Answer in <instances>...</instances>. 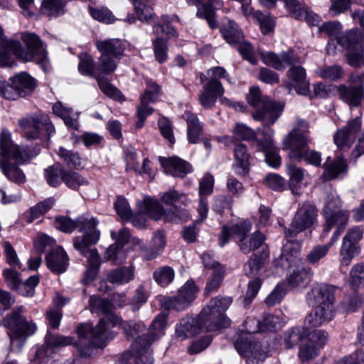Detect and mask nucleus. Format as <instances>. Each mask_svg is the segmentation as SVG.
<instances>
[{"label": "nucleus", "mask_w": 364, "mask_h": 364, "mask_svg": "<svg viewBox=\"0 0 364 364\" xmlns=\"http://www.w3.org/2000/svg\"><path fill=\"white\" fill-rule=\"evenodd\" d=\"M316 73L323 79L337 81L343 77L344 72L340 65H333L320 67Z\"/></svg>", "instance_id": "44"}, {"label": "nucleus", "mask_w": 364, "mask_h": 364, "mask_svg": "<svg viewBox=\"0 0 364 364\" xmlns=\"http://www.w3.org/2000/svg\"><path fill=\"white\" fill-rule=\"evenodd\" d=\"M361 122L359 118L349 121L346 126L334 134V143L341 150L348 149L354 142L356 134L360 130Z\"/></svg>", "instance_id": "22"}, {"label": "nucleus", "mask_w": 364, "mask_h": 364, "mask_svg": "<svg viewBox=\"0 0 364 364\" xmlns=\"http://www.w3.org/2000/svg\"><path fill=\"white\" fill-rule=\"evenodd\" d=\"M138 18L141 21L149 23L153 18L151 4L154 0H132Z\"/></svg>", "instance_id": "42"}, {"label": "nucleus", "mask_w": 364, "mask_h": 364, "mask_svg": "<svg viewBox=\"0 0 364 364\" xmlns=\"http://www.w3.org/2000/svg\"><path fill=\"white\" fill-rule=\"evenodd\" d=\"M313 272L311 268L301 265L300 267L294 270L288 277L289 284L292 287L307 284L311 281Z\"/></svg>", "instance_id": "38"}, {"label": "nucleus", "mask_w": 364, "mask_h": 364, "mask_svg": "<svg viewBox=\"0 0 364 364\" xmlns=\"http://www.w3.org/2000/svg\"><path fill=\"white\" fill-rule=\"evenodd\" d=\"M19 124L23 136L28 140L40 138L43 131L48 137L55 132L54 127L45 115L23 119L19 122Z\"/></svg>", "instance_id": "17"}, {"label": "nucleus", "mask_w": 364, "mask_h": 364, "mask_svg": "<svg viewBox=\"0 0 364 364\" xmlns=\"http://www.w3.org/2000/svg\"><path fill=\"white\" fill-rule=\"evenodd\" d=\"M151 242L153 250L150 254H148V250L146 247L140 246L141 253L146 259H152L156 257L159 252L164 249L166 242L164 232L163 231L156 232Z\"/></svg>", "instance_id": "41"}, {"label": "nucleus", "mask_w": 364, "mask_h": 364, "mask_svg": "<svg viewBox=\"0 0 364 364\" xmlns=\"http://www.w3.org/2000/svg\"><path fill=\"white\" fill-rule=\"evenodd\" d=\"M330 157L328 158L324 164V172L322 178L325 181H331L337 178L341 174L346 173L347 162L343 157L338 156L333 161L328 162Z\"/></svg>", "instance_id": "34"}, {"label": "nucleus", "mask_w": 364, "mask_h": 364, "mask_svg": "<svg viewBox=\"0 0 364 364\" xmlns=\"http://www.w3.org/2000/svg\"><path fill=\"white\" fill-rule=\"evenodd\" d=\"M307 335V330L304 327H293L287 331L284 336V341L287 348L296 346Z\"/></svg>", "instance_id": "43"}, {"label": "nucleus", "mask_w": 364, "mask_h": 364, "mask_svg": "<svg viewBox=\"0 0 364 364\" xmlns=\"http://www.w3.org/2000/svg\"><path fill=\"white\" fill-rule=\"evenodd\" d=\"M3 247L6 259V262L14 269H20L21 267V264L18 257L16 252L11 244L8 241H5L3 242Z\"/></svg>", "instance_id": "60"}, {"label": "nucleus", "mask_w": 364, "mask_h": 364, "mask_svg": "<svg viewBox=\"0 0 364 364\" xmlns=\"http://www.w3.org/2000/svg\"><path fill=\"white\" fill-rule=\"evenodd\" d=\"M350 284L354 289L364 286V263L360 262L353 266L350 272Z\"/></svg>", "instance_id": "53"}, {"label": "nucleus", "mask_w": 364, "mask_h": 364, "mask_svg": "<svg viewBox=\"0 0 364 364\" xmlns=\"http://www.w3.org/2000/svg\"><path fill=\"white\" fill-rule=\"evenodd\" d=\"M263 63L277 70H284L291 65L287 73L286 86L289 90L294 88L299 95H307L309 92V82L306 80V70L299 65V58L291 49L276 54L273 52L260 53Z\"/></svg>", "instance_id": "4"}, {"label": "nucleus", "mask_w": 364, "mask_h": 364, "mask_svg": "<svg viewBox=\"0 0 364 364\" xmlns=\"http://www.w3.org/2000/svg\"><path fill=\"white\" fill-rule=\"evenodd\" d=\"M233 134L236 139L245 141H254L257 144L256 132L244 124H237L233 129Z\"/></svg>", "instance_id": "51"}, {"label": "nucleus", "mask_w": 364, "mask_h": 364, "mask_svg": "<svg viewBox=\"0 0 364 364\" xmlns=\"http://www.w3.org/2000/svg\"><path fill=\"white\" fill-rule=\"evenodd\" d=\"M63 182L68 188L75 190L81 186L87 184V181L78 173L68 170H65L63 175Z\"/></svg>", "instance_id": "47"}, {"label": "nucleus", "mask_w": 364, "mask_h": 364, "mask_svg": "<svg viewBox=\"0 0 364 364\" xmlns=\"http://www.w3.org/2000/svg\"><path fill=\"white\" fill-rule=\"evenodd\" d=\"M154 51L156 60L163 63L168 58V46L166 41L160 36L153 41Z\"/></svg>", "instance_id": "54"}, {"label": "nucleus", "mask_w": 364, "mask_h": 364, "mask_svg": "<svg viewBox=\"0 0 364 364\" xmlns=\"http://www.w3.org/2000/svg\"><path fill=\"white\" fill-rule=\"evenodd\" d=\"M220 32L227 43L232 46L239 43L243 38V34L238 29L237 24L229 19L223 23L220 28Z\"/></svg>", "instance_id": "36"}, {"label": "nucleus", "mask_w": 364, "mask_h": 364, "mask_svg": "<svg viewBox=\"0 0 364 364\" xmlns=\"http://www.w3.org/2000/svg\"><path fill=\"white\" fill-rule=\"evenodd\" d=\"M268 255V251L264 249L260 255L253 254L245 265V274L250 277L257 276L264 266Z\"/></svg>", "instance_id": "37"}, {"label": "nucleus", "mask_w": 364, "mask_h": 364, "mask_svg": "<svg viewBox=\"0 0 364 364\" xmlns=\"http://www.w3.org/2000/svg\"><path fill=\"white\" fill-rule=\"evenodd\" d=\"M264 240V235L262 232L256 231L249 238L247 237L245 240H242V242H239V247L244 254H249L262 247Z\"/></svg>", "instance_id": "39"}, {"label": "nucleus", "mask_w": 364, "mask_h": 364, "mask_svg": "<svg viewBox=\"0 0 364 364\" xmlns=\"http://www.w3.org/2000/svg\"><path fill=\"white\" fill-rule=\"evenodd\" d=\"M22 41L26 48L24 49L19 41L11 39H3L0 43V66L12 67L15 65L12 54L22 61H43L46 53L43 48L39 37L31 33H24L21 36Z\"/></svg>", "instance_id": "3"}, {"label": "nucleus", "mask_w": 364, "mask_h": 364, "mask_svg": "<svg viewBox=\"0 0 364 364\" xmlns=\"http://www.w3.org/2000/svg\"><path fill=\"white\" fill-rule=\"evenodd\" d=\"M58 154L68 167L78 169L81 166V159L77 152L60 147Z\"/></svg>", "instance_id": "48"}, {"label": "nucleus", "mask_w": 364, "mask_h": 364, "mask_svg": "<svg viewBox=\"0 0 364 364\" xmlns=\"http://www.w3.org/2000/svg\"><path fill=\"white\" fill-rule=\"evenodd\" d=\"M187 1L198 6L197 16L205 18L211 28L217 27L214 10L220 6V0H187Z\"/></svg>", "instance_id": "26"}, {"label": "nucleus", "mask_w": 364, "mask_h": 364, "mask_svg": "<svg viewBox=\"0 0 364 364\" xmlns=\"http://www.w3.org/2000/svg\"><path fill=\"white\" fill-rule=\"evenodd\" d=\"M341 204V199L336 191H332L327 193L323 211L326 223H328V227H331L334 218H338L341 213H348L346 210H338Z\"/></svg>", "instance_id": "31"}, {"label": "nucleus", "mask_w": 364, "mask_h": 364, "mask_svg": "<svg viewBox=\"0 0 364 364\" xmlns=\"http://www.w3.org/2000/svg\"><path fill=\"white\" fill-rule=\"evenodd\" d=\"M276 265L280 266L282 269H289L293 267H296L297 269L304 264L298 255L291 254L282 249L281 255L276 260Z\"/></svg>", "instance_id": "45"}, {"label": "nucleus", "mask_w": 364, "mask_h": 364, "mask_svg": "<svg viewBox=\"0 0 364 364\" xmlns=\"http://www.w3.org/2000/svg\"><path fill=\"white\" fill-rule=\"evenodd\" d=\"M251 228L252 225L249 221L237 223L231 227L223 226L219 237L220 245L222 247H224L232 236L237 239V242L239 245V242H242V240L247 238Z\"/></svg>", "instance_id": "23"}, {"label": "nucleus", "mask_w": 364, "mask_h": 364, "mask_svg": "<svg viewBox=\"0 0 364 364\" xmlns=\"http://www.w3.org/2000/svg\"><path fill=\"white\" fill-rule=\"evenodd\" d=\"M159 161L164 167L165 173L174 177L183 178L192 171L190 164L177 156L160 157Z\"/></svg>", "instance_id": "27"}, {"label": "nucleus", "mask_w": 364, "mask_h": 364, "mask_svg": "<svg viewBox=\"0 0 364 364\" xmlns=\"http://www.w3.org/2000/svg\"><path fill=\"white\" fill-rule=\"evenodd\" d=\"M137 204L141 212L148 214L156 220L164 216L166 222L178 223L186 220L189 218V213L186 209H178L175 207L176 211L168 210L165 211L158 201L151 198H145L144 201L138 202Z\"/></svg>", "instance_id": "12"}, {"label": "nucleus", "mask_w": 364, "mask_h": 364, "mask_svg": "<svg viewBox=\"0 0 364 364\" xmlns=\"http://www.w3.org/2000/svg\"><path fill=\"white\" fill-rule=\"evenodd\" d=\"M47 267L55 274H62L67 270L69 258L61 247L53 248L46 257Z\"/></svg>", "instance_id": "25"}, {"label": "nucleus", "mask_w": 364, "mask_h": 364, "mask_svg": "<svg viewBox=\"0 0 364 364\" xmlns=\"http://www.w3.org/2000/svg\"><path fill=\"white\" fill-rule=\"evenodd\" d=\"M89 303L92 311H101L106 316L101 318L95 326L90 323L78 326V339L75 343V346L80 355L84 358H90L99 348H103L106 341L113 337L109 329L119 323V318L111 313L112 305L107 299L93 295L90 297Z\"/></svg>", "instance_id": "1"}, {"label": "nucleus", "mask_w": 364, "mask_h": 364, "mask_svg": "<svg viewBox=\"0 0 364 364\" xmlns=\"http://www.w3.org/2000/svg\"><path fill=\"white\" fill-rule=\"evenodd\" d=\"M97 221L92 217L79 216L76 220L65 216L55 218L58 229L65 232H71L75 229L83 232L82 236L73 239V247L77 251H85L87 246L95 245L100 239V231L96 229Z\"/></svg>", "instance_id": "7"}, {"label": "nucleus", "mask_w": 364, "mask_h": 364, "mask_svg": "<svg viewBox=\"0 0 364 364\" xmlns=\"http://www.w3.org/2000/svg\"><path fill=\"white\" fill-rule=\"evenodd\" d=\"M286 294V284L284 283H279L266 297L264 303L268 306H274L281 302Z\"/></svg>", "instance_id": "50"}, {"label": "nucleus", "mask_w": 364, "mask_h": 364, "mask_svg": "<svg viewBox=\"0 0 364 364\" xmlns=\"http://www.w3.org/2000/svg\"><path fill=\"white\" fill-rule=\"evenodd\" d=\"M134 278V268L132 266L122 267L108 272L107 280L111 284L122 285L129 282Z\"/></svg>", "instance_id": "35"}, {"label": "nucleus", "mask_w": 364, "mask_h": 364, "mask_svg": "<svg viewBox=\"0 0 364 364\" xmlns=\"http://www.w3.org/2000/svg\"><path fill=\"white\" fill-rule=\"evenodd\" d=\"M79 60V71L83 75L93 76L94 61L92 58L87 53H80Z\"/></svg>", "instance_id": "62"}, {"label": "nucleus", "mask_w": 364, "mask_h": 364, "mask_svg": "<svg viewBox=\"0 0 364 364\" xmlns=\"http://www.w3.org/2000/svg\"><path fill=\"white\" fill-rule=\"evenodd\" d=\"M166 326V316L159 314L153 321L151 326V332L137 337L133 343L132 349L135 352L136 364H153L150 346L153 341L163 335V331Z\"/></svg>", "instance_id": "10"}, {"label": "nucleus", "mask_w": 364, "mask_h": 364, "mask_svg": "<svg viewBox=\"0 0 364 364\" xmlns=\"http://www.w3.org/2000/svg\"><path fill=\"white\" fill-rule=\"evenodd\" d=\"M114 59L116 58L109 55L101 54L98 60L97 70L105 75L113 73L117 67Z\"/></svg>", "instance_id": "57"}, {"label": "nucleus", "mask_w": 364, "mask_h": 364, "mask_svg": "<svg viewBox=\"0 0 364 364\" xmlns=\"http://www.w3.org/2000/svg\"><path fill=\"white\" fill-rule=\"evenodd\" d=\"M146 85L147 88L141 97V104L137 108V115H139V111L141 110L145 119L154 112V109L149 106V103L156 100L161 90L160 87L151 80H146Z\"/></svg>", "instance_id": "30"}, {"label": "nucleus", "mask_w": 364, "mask_h": 364, "mask_svg": "<svg viewBox=\"0 0 364 364\" xmlns=\"http://www.w3.org/2000/svg\"><path fill=\"white\" fill-rule=\"evenodd\" d=\"M116 211L119 216L124 220H129L132 217V211L127 200L123 197H118L114 203Z\"/></svg>", "instance_id": "64"}, {"label": "nucleus", "mask_w": 364, "mask_h": 364, "mask_svg": "<svg viewBox=\"0 0 364 364\" xmlns=\"http://www.w3.org/2000/svg\"><path fill=\"white\" fill-rule=\"evenodd\" d=\"M42 6L48 16H58L64 13L65 3L60 0H42Z\"/></svg>", "instance_id": "55"}, {"label": "nucleus", "mask_w": 364, "mask_h": 364, "mask_svg": "<svg viewBox=\"0 0 364 364\" xmlns=\"http://www.w3.org/2000/svg\"><path fill=\"white\" fill-rule=\"evenodd\" d=\"M155 281L162 287L169 284L174 278V271L168 266L156 269L154 272Z\"/></svg>", "instance_id": "49"}, {"label": "nucleus", "mask_w": 364, "mask_h": 364, "mask_svg": "<svg viewBox=\"0 0 364 364\" xmlns=\"http://www.w3.org/2000/svg\"><path fill=\"white\" fill-rule=\"evenodd\" d=\"M23 306L15 308L1 322L2 326L10 330L9 335L12 346L16 342H19V338H26L34 334L37 329V326L33 321H28L25 318L23 315Z\"/></svg>", "instance_id": "11"}, {"label": "nucleus", "mask_w": 364, "mask_h": 364, "mask_svg": "<svg viewBox=\"0 0 364 364\" xmlns=\"http://www.w3.org/2000/svg\"><path fill=\"white\" fill-rule=\"evenodd\" d=\"M274 132L271 129L262 131L263 140H257L258 150L264 153L265 161L272 167H278L281 164V158L279 155L278 149L274 146L273 140Z\"/></svg>", "instance_id": "21"}, {"label": "nucleus", "mask_w": 364, "mask_h": 364, "mask_svg": "<svg viewBox=\"0 0 364 364\" xmlns=\"http://www.w3.org/2000/svg\"><path fill=\"white\" fill-rule=\"evenodd\" d=\"M318 31L327 34L329 37L336 38L338 45L347 50V61L350 66L360 68L364 65L363 31L353 29L338 36L342 31V26L336 21L323 23Z\"/></svg>", "instance_id": "5"}, {"label": "nucleus", "mask_w": 364, "mask_h": 364, "mask_svg": "<svg viewBox=\"0 0 364 364\" xmlns=\"http://www.w3.org/2000/svg\"><path fill=\"white\" fill-rule=\"evenodd\" d=\"M310 142L309 135L297 132L296 130H291L284 139L283 146L284 149L289 151L290 159L301 161L302 154L309 148Z\"/></svg>", "instance_id": "20"}, {"label": "nucleus", "mask_w": 364, "mask_h": 364, "mask_svg": "<svg viewBox=\"0 0 364 364\" xmlns=\"http://www.w3.org/2000/svg\"><path fill=\"white\" fill-rule=\"evenodd\" d=\"M235 161L232 168L236 174L245 176L250 171V155L247 147L242 143L236 144L234 150Z\"/></svg>", "instance_id": "32"}, {"label": "nucleus", "mask_w": 364, "mask_h": 364, "mask_svg": "<svg viewBox=\"0 0 364 364\" xmlns=\"http://www.w3.org/2000/svg\"><path fill=\"white\" fill-rule=\"evenodd\" d=\"M248 360L252 363H258L264 360L265 358V353L262 349L261 343L252 341L250 348L247 350V354H245Z\"/></svg>", "instance_id": "59"}, {"label": "nucleus", "mask_w": 364, "mask_h": 364, "mask_svg": "<svg viewBox=\"0 0 364 364\" xmlns=\"http://www.w3.org/2000/svg\"><path fill=\"white\" fill-rule=\"evenodd\" d=\"M111 237L116 240V242L107 249L105 258L112 261L115 264H122L126 259L124 246L129 241V230L127 228H122L118 234L114 231H111Z\"/></svg>", "instance_id": "19"}, {"label": "nucleus", "mask_w": 364, "mask_h": 364, "mask_svg": "<svg viewBox=\"0 0 364 364\" xmlns=\"http://www.w3.org/2000/svg\"><path fill=\"white\" fill-rule=\"evenodd\" d=\"M164 24H155L153 27V32L159 36L161 34L160 38L165 36L167 38H171L176 36V31L173 27L167 23L168 22V17L164 16L163 17Z\"/></svg>", "instance_id": "61"}, {"label": "nucleus", "mask_w": 364, "mask_h": 364, "mask_svg": "<svg viewBox=\"0 0 364 364\" xmlns=\"http://www.w3.org/2000/svg\"><path fill=\"white\" fill-rule=\"evenodd\" d=\"M332 244L318 245L313 247L306 255L307 261L312 264H315L318 261L326 257Z\"/></svg>", "instance_id": "52"}, {"label": "nucleus", "mask_w": 364, "mask_h": 364, "mask_svg": "<svg viewBox=\"0 0 364 364\" xmlns=\"http://www.w3.org/2000/svg\"><path fill=\"white\" fill-rule=\"evenodd\" d=\"M363 229L361 226H355L348 230L343 238L340 249L341 266L348 267L352 260L360 251L358 242L362 239Z\"/></svg>", "instance_id": "15"}, {"label": "nucleus", "mask_w": 364, "mask_h": 364, "mask_svg": "<svg viewBox=\"0 0 364 364\" xmlns=\"http://www.w3.org/2000/svg\"><path fill=\"white\" fill-rule=\"evenodd\" d=\"M23 152L17 145H14L9 132L3 129L0 134V168L4 175L16 184L26 182V176L15 163L24 161Z\"/></svg>", "instance_id": "8"}, {"label": "nucleus", "mask_w": 364, "mask_h": 364, "mask_svg": "<svg viewBox=\"0 0 364 364\" xmlns=\"http://www.w3.org/2000/svg\"><path fill=\"white\" fill-rule=\"evenodd\" d=\"M95 46L101 54L115 58H120L125 50V45L119 38L97 41Z\"/></svg>", "instance_id": "33"}, {"label": "nucleus", "mask_w": 364, "mask_h": 364, "mask_svg": "<svg viewBox=\"0 0 364 364\" xmlns=\"http://www.w3.org/2000/svg\"><path fill=\"white\" fill-rule=\"evenodd\" d=\"M283 1L287 9L295 18L304 20L310 26L317 25L319 22V16L303 8L298 0Z\"/></svg>", "instance_id": "28"}, {"label": "nucleus", "mask_w": 364, "mask_h": 364, "mask_svg": "<svg viewBox=\"0 0 364 364\" xmlns=\"http://www.w3.org/2000/svg\"><path fill=\"white\" fill-rule=\"evenodd\" d=\"M65 169L60 164H55L52 166H49L45 170V176L47 183L53 186L56 187L60 184V178L63 181V175Z\"/></svg>", "instance_id": "46"}, {"label": "nucleus", "mask_w": 364, "mask_h": 364, "mask_svg": "<svg viewBox=\"0 0 364 364\" xmlns=\"http://www.w3.org/2000/svg\"><path fill=\"white\" fill-rule=\"evenodd\" d=\"M198 290V288L193 281H188L179 289L178 293L191 304V303L196 299V295Z\"/></svg>", "instance_id": "63"}, {"label": "nucleus", "mask_w": 364, "mask_h": 364, "mask_svg": "<svg viewBox=\"0 0 364 364\" xmlns=\"http://www.w3.org/2000/svg\"><path fill=\"white\" fill-rule=\"evenodd\" d=\"M87 246L83 252L79 251L82 255L87 257V267L82 282L88 284L92 282L97 275L101 264V259L96 249Z\"/></svg>", "instance_id": "29"}, {"label": "nucleus", "mask_w": 364, "mask_h": 364, "mask_svg": "<svg viewBox=\"0 0 364 364\" xmlns=\"http://www.w3.org/2000/svg\"><path fill=\"white\" fill-rule=\"evenodd\" d=\"M164 307L168 310H176L177 311L186 309L190 304L188 303L184 298L178 293L172 297H168L164 299Z\"/></svg>", "instance_id": "58"}, {"label": "nucleus", "mask_w": 364, "mask_h": 364, "mask_svg": "<svg viewBox=\"0 0 364 364\" xmlns=\"http://www.w3.org/2000/svg\"><path fill=\"white\" fill-rule=\"evenodd\" d=\"M223 93L224 88L221 82L215 81L214 79L208 80L198 95L200 104L205 109H210L215 105L218 97L222 96Z\"/></svg>", "instance_id": "24"}, {"label": "nucleus", "mask_w": 364, "mask_h": 364, "mask_svg": "<svg viewBox=\"0 0 364 364\" xmlns=\"http://www.w3.org/2000/svg\"><path fill=\"white\" fill-rule=\"evenodd\" d=\"M349 220V213H341L338 218H334L333 224H331V227H328V223H326V226L324 227V232L327 234L333 226H337L336 230L334 231L333 235L329 242L327 244H332L338 239L341 232H343Z\"/></svg>", "instance_id": "40"}, {"label": "nucleus", "mask_w": 364, "mask_h": 364, "mask_svg": "<svg viewBox=\"0 0 364 364\" xmlns=\"http://www.w3.org/2000/svg\"><path fill=\"white\" fill-rule=\"evenodd\" d=\"M318 210L315 205L304 203L296 211L290 227L284 232L286 237H294L317 223Z\"/></svg>", "instance_id": "13"}, {"label": "nucleus", "mask_w": 364, "mask_h": 364, "mask_svg": "<svg viewBox=\"0 0 364 364\" xmlns=\"http://www.w3.org/2000/svg\"><path fill=\"white\" fill-rule=\"evenodd\" d=\"M161 199L166 204L173 205V208L169 210L174 211H176L175 207H177L178 209H183L176 205L177 203L181 202L185 205L188 200L185 195L178 193L175 190H170L169 191L164 193Z\"/></svg>", "instance_id": "56"}, {"label": "nucleus", "mask_w": 364, "mask_h": 364, "mask_svg": "<svg viewBox=\"0 0 364 364\" xmlns=\"http://www.w3.org/2000/svg\"><path fill=\"white\" fill-rule=\"evenodd\" d=\"M73 342L72 337L51 333L48 331L46 336L44 344L36 350V355L31 361L36 364H46L49 361L53 350L69 346Z\"/></svg>", "instance_id": "18"}, {"label": "nucleus", "mask_w": 364, "mask_h": 364, "mask_svg": "<svg viewBox=\"0 0 364 364\" xmlns=\"http://www.w3.org/2000/svg\"><path fill=\"white\" fill-rule=\"evenodd\" d=\"M230 297L216 296L210 300L198 316H186L176 326V335L181 341L195 336L204 330L213 331L230 326L225 312L232 304Z\"/></svg>", "instance_id": "2"}, {"label": "nucleus", "mask_w": 364, "mask_h": 364, "mask_svg": "<svg viewBox=\"0 0 364 364\" xmlns=\"http://www.w3.org/2000/svg\"><path fill=\"white\" fill-rule=\"evenodd\" d=\"M11 83L4 81L2 97L15 100L19 97L30 95L36 87V81L25 72L20 73L9 79Z\"/></svg>", "instance_id": "14"}, {"label": "nucleus", "mask_w": 364, "mask_h": 364, "mask_svg": "<svg viewBox=\"0 0 364 364\" xmlns=\"http://www.w3.org/2000/svg\"><path fill=\"white\" fill-rule=\"evenodd\" d=\"M306 303L315 309L305 318V324L318 327L332 320L335 289L330 285H319L306 294Z\"/></svg>", "instance_id": "6"}, {"label": "nucleus", "mask_w": 364, "mask_h": 364, "mask_svg": "<svg viewBox=\"0 0 364 364\" xmlns=\"http://www.w3.org/2000/svg\"><path fill=\"white\" fill-rule=\"evenodd\" d=\"M348 85H341L338 94L341 99L351 107H358L364 98V85L363 77L359 74L352 73L349 75Z\"/></svg>", "instance_id": "16"}, {"label": "nucleus", "mask_w": 364, "mask_h": 364, "mask_svg": "<svg viewBox=\"0 0 364 364\" xmlns=\"http://www.w3.org/2000/svg\"><path fill=\"white\" fill-rule=\"evenodd\" d=\"M246 99L248 104L255 109L253 119L262 122L265 127L274 124L281 115L283 106L269 97L262 95L258 87H251Z\"/></svg>", "instance_id": "9"}]
</instances>
